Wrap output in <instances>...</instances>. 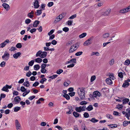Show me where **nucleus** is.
<instances>
[{
  "mask_svg": "<svg viewBox=\"0 0 130 130\" xmlns=\"http://www.w3.org/2000/svg\"><path fill=\"white\" fill-rule=\"evenodd\" d=\"M78 94L81 100L84 99L85 98V91L83 88H79L77 89Z\"/></svg>",
  "mask_w": 130,
  "mask_h": 130,
  "instance_id": "nucleus-1",
  "label": "nucleus"
},
{
  "mask_svg": "<svg viewBox=\"0 0 130 130\" xmlns=\"http://www.w3.org/2000/svg\"><path fill=\"white\" fill-rule=\"evenodd\" d=\"M47 53L45 51L42 52L40 50L37 52L36 55V57H39L42 58H45L47 56Z\"/></svg>",
  "mask_w": 130,
  "mask_h": 130,
  "instance_id": "nucleus-2",
  "label": "nucleus"
},
{
  "mask_svg": "<svg viewBox=\"0 0 130 130\" xmlns=\"http://www.w3.org/2000/svg\"><path fill=\"white\" fill-rule=\"evenodd\" d=\"M10 54L7 51H5L4 55L2 56L3 59L5 61H8L10 57Z\"/></svg>",
  "mask_w": 130,
  "mask_h": 130,
  "instance_id": "nucleus-3",
  "label": "nucleus"
},
{
  "mask_svg": "<svg viewBox=\"0 0 130 130\" xmlns=\"http://www.w3.org/2000/svg\"><path fill=\"white\" fill-rule=\"evenodd\" d=\"M78 45L76 44H74L72 45L69 50V53H73L78 48Z\"/></svg>",
  "mask_w": 130,
  "mask_h": 130,
  "instance_id": "nucleus-4",
  "label": "nucleus"
},
{
  "mask_svg": "<svg viewBox=\"0 0 130 130\" xmlns=\"http://www.w3.org/2000/svg\"><path fill=\"white\" fill-rule=\"evenodd\" d=\"M93 97L98 99L99 101L100 100L99 97L101 96L100 93L98 91L94 92L93 93Z\"/></svg>",
  "mask_w": 130,
  "mask_h": 130,
  "instance_id": "nucleus-5",
  "label": "nucleus"
},
{
  "mask_svg": "<svg viewBox=\"0 0 130 130\" xmlns=\"http://www.w3.org/2000/svg\"><path fill=\"white\" fill-rule=\"evenodd\" d=\"M15 125L17 130H22V127L19 121L16 119L15 121Z\"/></svg>",
  "mask_w": 130,
  "mask_h": 130,
  "instance_id": "nucleus-6",
  "label": "nucleus"
},
{
  "mask_svg": "<svg viewBox=\"0 0 130 130\" xmlns=\"http://www.w3.org/2000/svg\"><path fill=\"white\" fill-rule=\"evenodd\" d=\"M86 108L85 106H80L79 107H76L75 109V110L76 111L80 112L82 111H85Z\"/></svg>",
  "mask_w": 130,
  "mask_h": 130,
  "instance_id": "nucleus-7",
  "label": "nucleus"
},
{
  "mask_svg": "<svg viewBox=\"0 0 130 130\" xmlns=\"http://www.w3.org/2000/svg\"><path fill=\"white\" fill-rule=\"evenodd\" d=\"M21 100V98L19 96H17L15 97L12 102L14 104H18Z\"/></svg>",
  "mask_w": 130,
  "mask_h": 130,
  "instance_id": "nucleus-8",
  "label": "nucleus"
},
{
  "mask_svg": "<svg viewBox=\"0 0 130 130\" xmlns=\"http://www.w3.org/2000/svg\"><path fill=\"white\" fill-rule=\"evenodd\" d=\"M92 40V38H89L83 44L84 45L87 46L91 44L92 43L91 41Z\"/></svg>",
  "mask_w": 130,
  "mask_h": 130,
  "instance_id": "nucleus-9",
  "label": "nucleus"
},
{
  "mask_svg": "<svg viewBox=\"0 0 130 130\" xmlns=\"http://www.w3.org/2000/svg\"><path fill=\"white\" fill-rule=\"evenodd\" d=\"M63 14H60L56 19L54 21V23H56L58 22H59L60 20H61L64 17L63 16Z\"/></svg>",
  "mask_w": 130,
  "mask_h": 130,
  "instance_id": "nucleus-10",
  "label": "nucleus"
},
{
  "mask_svg": "<svg viewBox=\"0 0 130 130\" xmlns=\"http://www.w3.org/2000/svg\"><path fill=\"white\" fill-rule=\"evenodd\" d=\"M12 87L11 86H9L8 85H6L5 86H4L1 89L3 91L8 92L9 90L8 89H11Z\"/></svg>",
  "mask_w": 130,
  "mask_h": 130,
  "instance_id": "nucleus-11",
  "label": "nucleus"
},
{
  "mask_svg": "<svg viewBox=\"0 0 130 130\" xmlns=\"http://www.w3.org/2000/svg\"><path fill=\"white\" fill-rule=\"evenodd\" d=\"M10 42L9 40L8 39H7L4 42L0 44V48H3L5 47L6 44Z\"/></svg>",
  "mask_w": 130,
  "mask_h": 130,
  "instance_id": "nucleus-12",
  "label": "nucleus"
},
{
  "mask_svg": "<svg viewBox=\"0 0 130 130\" xmlns=\"http://www.w3.org/2000/svg\"><path fill=\"white\" fill-rule=\"evenodd\" d=\"M111 10L110 9H107L105 11L102 13V15L104 16L108 15L110 13Z\"/></svg>",
  "mask_w": 130,
  "mask_h": 130,
  "instance_id": "nucleus-13",
  "label": "nucleus"
},
{
  "mask_svg": "<svg viewBox=\"0 0 130 130\" xmlns=\"http://www.w3.org/2000/svg\"><path fill=\"white\" fill-rule=\"evenodd\" d=\"M126 111V113L125 116L128 119H129V117H130V108H129L127 109Z\"/></svg>",
  "mask_w": 130,
  "mask_h": 130,
  "instance_id": "nucleus-14",
  "label": "nucleus"
},
{
  "mask_svg": "<svg viewBox=\"0 0 130 130\" xmlns=\"http://www.w3.org/2000/svg\"><path fill=\"white\" fill-rule=\"evenodd\" d=\"M34 11L32 10L30 12L28 13L27 14V16L30 18H32L34 17Z\"/></svg>",
  "mask_w": 130,
  "mask_h": 130,
  "instance_id": "nucleus-15",
  "label": "nucleus"
},
{
  "mask_svg": "<svg viewBox=\"0 0 130 130\" xmlns=\"http://www.w3.org/2000/svg\"><path fill=\"white\" fill-rule=\"evenodd\" d=\"M2 6L3 7L5 8L6 10H8L10 9L9 6L7 4L4 3L3 4Z\"/></svg>",
  "mask_w": 130,
  "mask_h": 130,
  "instance_id": "nucleus-16",
  "label": "nucleus"
},
{
  "mask_svg": "<svg viewBox=\"0 0 130 130\" xmlns=\"http://www.w3.org/2000/svg\"><path fill=\"white\" fill-rule=\"evenodd\" d=\"M129 11L127 7L121 9L120 10L119 12L121 13H124Z\"/></svg>",
  "mask_w": 130,
  "mask_h": 130,
  "instance_id": "nucleus-17",
  "label": "nucleus"
},
{
  "mask_svg": "<svg viewBox=\"0 0 130 130\" xmlns=\"http://www.w3.org/2000/svg\"><path fill=\"white\" fill-rule=\"evenodd\" d=\"M21 54L20 52H18L14 54L13 55V56L14 58L17 59L20 56Z\"/></svg>",
  "mask_w": 130,
  "mask_h": 130,
  "instance_id": "nucleus-18",
  "label": "nucleus"
},
{
  "mask_svg": "<svg viewBox=\"0 0 130 130\" xmlns=\"http://www.w3.org/2000/svg\"><path fill=\"white\" fill-rule=\"evenodd\" d=\"M111 79L108 78H107L106 80V83L109 85H111L112 84V82Z\"/></svg>",
  "mask_w": 130,
  "mask_h": 130,
  "instance_id": "nucleus-19",
  "label": "nucleus"
},
{
  "mask_svg": "<svg viewBox=\"0 0 130 130\" xmlns=\"http://www.w3.org/2000/svg\"><path fill=\"white\" fill-rule=\"evenodd\" d=\"M129 85V83L127 80L125 81L124 83L123 84L122 87L124 88L127 87Z\"/></svg>",
  "mask_w": 130,
  "mask_h": 130,
  "instance_id": "nucleus-20",
  "label": "nucleus"
},
{
  "mask_svg": "<svg viewBox=\"0 0 130 130\" xmlns=\"http://www.w3.org/2000/svg\"><path fill=\"white\" fill-rule=\"evenodd\" d=\"M35 62L38 63H41L42 61V59L41 58H36L35 59Z\"/></svg>",
  "mask_w": 130,
  "mask_h": 130,
  "instance_id": "nucleus-21",
  "label": "nucleus"
},
{
  "mask_svg": "<svg viewBox=\"0 0 130 130\" xmlns=\"http://www.w3.org/2000/svg\"><path fill=\"white\" fill-rule=\"evenodd\" d=\"M34 5L35 8L37 9L38 8L39 6V2H34Z\"/></svg>",
  "mask_w": 130,
  "mask_h": 130,
  "instance_id": "nucleus-22",
  "label": "nucleus"
},
{
  "mask_svg": "<svg viewBox=\"0 0 130 130\" xmlns=\"http://www.w3.org/2000/svg\"><path fill=\"white\" fill-rule=\"evenodd\" d=\"M109 36V33H106L102 35V37L104 39L107 38Z\"/></svg>",
  "mask_w": 130,
  "mask_h": 130,
  "instance_id": "nucleus-23",
  "label": "nucleus"
},
{
  "mask_svg": "<svg viewBox=\"0 0 130 130\" xmlns=\"http://www.w3.org/2000/svg\"><path fill=\"white\" fill-rule=\"evenodd\" d=\"M39 21H35L34 22L33 27H37L39 23Z\"/></svg>",
  "mask_w": 130,
  "mask_h": 130,
  "instance_id": "nucleus-24",
  "label": "nucleus"
},
{
  "mask_svg": "<svg viewBox=\"0 0 130 130\" xmlns=\"http://www.w3.org/2000/svg\"><path fill=\"white\" fill-rule=\"evenodd\" d=\"M129 101V100L128 99L126 98L122 100L123 104H124L127 103Z\"/></svg>",
  "mask_w": 130,
  "mask_h": 130,
  "instance_id": "nucleus-25",
  "label": "nucleus"
},
{
  "mask_svg": "<svg viewBox=\"0 0 130 130\" xmlns=\"http://www.w3.org/2000/svg\"><path fill=\"white\" fill-rule=\"evenodd\" d=\"M87 35V34L86 33L84 32L79 35V37L80 38H82L85 37Z\"/></svg>",
  "mask_w": 130,
  "mask_h": 130,
  "instance_id": "nucleus-26",
  "label": "nucleus"
},
{
  "mask_svg": "<svg viewBox=\"0 0 130 130\" xmlns=\"http://www.w3.org/2000/svg\"><path fill=\"white\" fill-rule=\"evenodd\" d=\"M34 69L36 70H38L40 68V66L39 64H36L34 66Z\"/></svg>",
  "mask_w": 130,
  "mask_h": 130,
  "instance_id": "nucleus-27",
  "label": "nucleus"
},
{
  "mask_svg": "<svg viewBox=\"0 0 130 130\" xmlns=\"http://www.w3.org/2000/svg\"><path fill=\"white\" fill-rule=\"evenodd\" d=\"M86 109L88 111H90L93 109V107L92 105H89L87 108Z\"/></svg>",
  "mask_w": 130,
  "mask_h": 130,
  "instance_id": "nucleus-28",
  "label": "nucleus"
},
{
  "mask_svg": "<svg viewBox=\"0 0 130 130\" xmlns=\"http://www.w3.org/2000/svg\"><path fill=\"white\" fill-rule=\"evenodd\" d=\"M44 100V99L42 98L39 99L36 102L37 104H39L41 103L40 101H43Z\"/></svg>",
  "mask_w": 130,
  "mask_h": 130,
  "instance_id": "nucleus-29",
  "label": "nucleus"
},
{
  "mask_svg": "<svg viewBox=\"0 0 130 130\" xmlns=\"http://www.w3.org/2000/svg\"><path fill=\"white\" fill-rule=\"evenodd\" d=\"M94 55H95L97 56H99L100 55V53L98 52H93L91 53V55L92 56Z\"/></svg>",
  "mask_w": 130,
  "mask_h": 130,
  "instance_id": "nucleus-30",
  "label": "nucleus"
},
{
  "mask_svg": "<svg viewBox=\"0 0 130 130\" xmlns=\"http://www.w3.org/2000/svg\"><path fill=\"white\" fill-rule=\"evenodd\" d=\"M115 61L114 59H112L109 61V64L110 66L113 65L115 63Z\"/></svg>",
  "mask_w": 130,
  "mask_h": 130,
  "instance_id": "nucleus-31",
  "label": "nucleus"
},
{
  "mask_svg": "<svg viewBox=\"0 0 130 130\" xmlns=\"http://www.w3.org/2000/svg\"><path fill=\"white\" fill-rule=\"evenodd\" d=\"M73 116L76 118L78 117L79 116V114L77 112L75 111L73 112Z\"/></svg>",
  "mask_w": 130,
  "mask_h": 130,
  "instance_id": "nucleus-32",
  "label": "nucleus"
},
{
  "mask_svg": "<svg viewBox=\"0 0 130 130\" xmlns=\"http://www.w3.org/2000/svg\"><path fill=\"white\" fill-rule=\"evenodd\" d=\"M123 106V105L122 104L118 105H117L116 108L119 110H121Z\"/></svg>",
  "mask_w": 130,
  "mask_h": 130,
  "instance_id": "nucleus-33",
  "label": "nucleus"
},
{
  "mask_svg": "<svg viewBox=\"0 0 130 130\" xmlns=\"http://www.w3.org/2000/svg\"><path fill=\"white\" fill-rule=\"evenodd\" d=\"M30 90H28L26 91H25V92L23 93V94L22 95L23 96H25L27 95L30 92Z\"/></svg>",
  "mask_w": 130,
  "mask_h": 130,
  "instance_id": "nucleus-34",
  "label": "nucleus"
},
{
  "mask_svg": "<svg viewBox=\"0 0 130 130\" xmlns=\"http://www.w3.org/2000/svg\"><path fill=\"white\" fill-rule=\"evenodd\" d=\"M70 63L74 64L76 62V59L75 58L72 59L70 61Z\"/></svg>",
  "mask_w": 130,
  "mask_h": 130,
  "instance_id": "nucleus-35",
  "label": "nucleus"
},
{
  "mask_svg": "<svg viewBox=\"0 0 130 130\" xmlns=\"http://www.w3.org/2000/svg\"><path fill=\"white\" fill-rule=\"evenodd\" d=\"M90 121L93 123H96L98 122V120L94 118H92Z\"/></svg>",
  "mask_w": 130,
  "mask_h": 130,
  "instance_id": "nucleus-36",
  "label": "nucleus"
},
{
  "mask_svg": "<svg viewBox=\"0 0 130 130\" xmlns=\"http://www.w3.org/2000/svg\"><path fill=\"white\" fill-rule=\"evenodd\" d=\"M109 78L113 80H114L115 79V77L114 76L113 74L112 73L109 75Z\"/></svg>",
  "mask_w": 130,
  "mask_h": 130,
  "instance_id": "nucleus-37",
  "label": "nucleus"
},
{
  "mask_svg": "<svg viewBox=\"0 0 130 130\" xmlns=\"http://www.w3.org/2000/svg\"><path fill=\"white\" fill-rule=\"evenodd\" d=\"M42 10H37L36 13V15H39L41 14L42 13Z\"/></svg>",
  "mask_w": 130,
  "mask_h": 130,
  "instance_id": "nucleus-38",
  "label": "nucleus"
},
{
  "mask_svg": "<svg viewBox=\"0 0 130 130\" xmlns=\"http://www.w3.org/2000/svg\"><path fill=\"white\" fill-rule=\"evenodd\" d=\"M63 96L67 100L70 99V96L67 94H65L63 95Z\"/></svg>",
  "mask_w": 130,
  "mask_h": 130,
  "instance_id": "nucleus-39",
  "label": "nucleus"
},
{
  "mask_svg": "<svg viewBox=\"0 0 130 130\" xmlns=\"http://www.w3.org/2000/svg\"><path fill=\"white\" fill-rule=\"evenodd\" d=\"M83 53L82 51H79L77 52L75 54V55L76 56H78L82 55Z\"/></svg>",
  "mask_w": 130,
  "mask_h": 130,
  "instance_id": "nucleus-40",
  "label": "nucleus"
},
{
  "mask_svg": "<svg viewBox=\"0 0 130 130\" xmlns=\"http://www.w3.org/2000/svg\"><path fill=\"white\" fill-rule=\"evenodd\" d=\"M20 109V107L17 106L15 107L14 109V111L15 112H17Z\"/></svg>",
  "mask_w": 130,
  "mask_h": 130,
  "instance_id": "nucleus-41",
  "label": "nucleus"
},
{
  "mask_svg": "<svg viewBox=\"0 0 130 130\" xmlns=\"http://www.w3.org/2000/svg\"><path fill=\"white\" fill-rule=\"evenodd\" d=\"M63 72V70L62 69H59L56 71V73L58 74H60Z\"/></svg>",
  "mask_w": 130,
  "mask_h": 130,
  "instance_id": "nucleus-42",
  "label": "nucleus"
},
{
  "mask_svg": "<svg viewBox=\"0 0 130 130\" xmlns=\"http://www.w3.org/2000/svg\"><path fill=\"white\" fill-rule=\"evenodd\" d=\"M110 127V128H115L117 127V125L116 124H110L108 125Z\"/></svg>",
  "mask_w": 130,
  "mask_h": 130,
  "instance_id": "nucleus-43",
  "label": "nucleus"
},
{
  "mask_svg": "<svg viewBox=\"0 0 130 130\" xmlns=\"http://www.w3.org/2000/svg\"><path fill=\"white\" fill-rule=\"evenodd\" d=\"M58 76V75H57L55 74L49 77V78H51L52 79H53L56 78Z\"/></svg>",
  "mask_w": 130,
  "mask_h": 130,
  "instance_id": "nucleus-44",
  "label": "nucleus"
},
{
  "mask_svg": "<svg viewBox=\"0 0 130 130\" xmlns=\"http://www.w3.org/2000/svg\"><path fill=\"white\" fill-rule=\"evenodd\" d=\"M41 72L43 73H47V70H46L45 68L44 69H41Z\"/></svg>",
  "mask_w": 130,
  "mask_h": 130,
  "instance_id": "nucleus-45",
  "label": "nucleus"
},
{
  "mask_svg": "<svg viewBox=\"0 0 130 130\" xmlns=\"http://www.w3.org/2000/svg\"><path fill=\"white\" fill-rule=\"evenodd\" d=\"M124 64L126 65H128L130 63V61L129 60H126L124 63Z\"/></svg>",
  "mask_w": 130,
  "mask_h": 130,
  "instance_id": "nucleus-46",
  "label": "nucleus"
},
{
  "mask_svg": "<svg viewBox=\"0 0 130 130\" xmlns=\"http://www.w3.org/2000/svg\"><path fill=\"white\" fill-rule=\"evenodd\" d=\"M24 85L27 87H28L29 86L30 84L28 82H25L23 83Z\"/></svg>",
  "mask_w": 130,
  "mask_h": 130,
  "instance_id": "nucleus-47",
  "label": "nucleus"
},
{
  "mask_svg": "<svg viewBox=\"0 0 130 130\" xmlns=\"http://www.w3.org/2000/svg\"><path fill=\"white\" fill-rule=\"evenodd\" d=\"M70 83V82L69 81H67V82H65L64 83V85L65 86H68Z\"/></svg>",
  "mask_w": 130,
  "mask_h": 130,
  "instance_id": "nucleus-48",
  "label": "nucleus"
},
{
  "mask_svg": "<svg viewBox=\"0 0 130 130\" xmlns=\"http://www.w3.org/2000/svg\"><path fill=\"white\" fill-rule=\"evenodd\" d=\"M62 30L64 31L67 32L69 30V28L67 27H64L62 28Z\"/></svg>",
  "mask_w": 130,
  "mask_h": 130,
  "instance_id": "nucleus-49",
  "label": "nucleus"
},
{
  "mask_svg": "<svg viewBox=\"0 0 130 130\" xmlns=\"http://www.w3.org/2000/svg\"><path fill=\"white\" fill-rule=\"evenodd\" d=\"M34 60H31V61H30L28 63V65L30 66H32L34 63Z\"/></svg>",
  "mask_w": 130,
  "mask_h": 130,
  "instance_id": "nucleus-50",
  "label": "nucleus"
},
{
  "mask_svg": "<svg viewBox=\"0 0 130 130\" xmlns=\"http://www.w3.org/2000/svg\"><path fill=\"white\" fill-rule=\"evenodd\" d=\"M47 80V79L45 78H42L41 79V80L40 81V83L42 84H43L44 83V82H45Z\"/></svg>",
  "mask_w": 130,
  "mask_h": 130,
  "instance_id": "nucleus-51",
  "label": "nucleus"
},
{
  "mask_svg": "<svg viewBox=\"0 0 130 130\" xmlns=\"http://www.w3.org/2000/svg\"><path fill=\"white\" fill-rule=\"evenodd\" d=\"M87 103V102L85 101H83L81 102L79 104L81 105H84L86 104Z\"/></svg>",
  "mask_w": 130,
  "mask_h": 130,
  "instance_id": "nucleus-52",
  "label": "nucleus"
},
{
  "mask_svg": "<svg viewBox=\"0 0 130 130\" xmlns=\"http://www.w3.org/2000/svg\"><path fill=\"white\" fill-rule=\"evenodd\" d=\"M106 117L107 118L110 119H113V117L112 116L108 114L106 115Z\"/></svg>",
  "mask_w": 130,
  "mask_h": 130,
  "instance_id": "nucleus-53",
  "label": "nucleus"
},
{
  "mask_svg": "<svg viewBox=\"0 0 130 130\" xmlns=\"http://www.w3.org/2000/svg\"><path fill=\"white\" fill-rule=\"evenodd\" d=\"M55 30V29H52L48 33V35L49 36H50L54 32Z\"/></svg>",
  "mask_w": 130,
  "mask_h": 130,
  "instance_id": "nucleus-54",
  "label": "nucleus"
},
{
  "mask_svg": "<svg viewBox=\"0 0 130 130\" xmlns=\"http://www.w3.org/2000/svg\"><path fill=\"white\" fill-rule=\"evenodd\" d=\"M113 114L115 116H120V113L117 111H114Z\"/></svg>",
  "mask_w": 130,
  "mask_h": 130,
  "instance_id": "nucleus-55",
  "label": "nucleus"
},
{
  "mask_svg": "<svg viewBox=\"0 0 130 130\" xmlns=\"http://www.w3.org/2000/svg\"><path fill=\"white\" fill-rule=\"evenodd\" d=\"M46 66L47 65L46 64L44 63H43L41 66V69H45L46 67Z\"/></svg>",
  "mask_w": 130,
  "mask_h": 130,
  "instance_id": "nucleus-56",
  "label": "nucleus"
},
{
  "mask_svg": "<svg viewBox=\"0 0 130 130\" xmlns=\"http://www.w3.org/2000/svg\"><path fill=\"white\" fill-rule=\"evenodd\" d=\"M25 23L26 24H28L31 22V20L29 19H26L25 21Z\"/></svg>",
  "mask_w": 130,
  "mask_h": 130,
  "instance_id": "nucleus-57",
  "label": "nucleus"
},
{
  "mask_svg": "<svg viewBox=\"0 0 130 130\" xmlns=\"http://www.w3.org/2000/svg\"><path fill=\"white\" fill-rule=\"evenodd\" d=\"M16 47L18 48H20L22 47V45L21 43H18L16 45Z\"/></svg>",
  "mask_w": 130,
  "mask_h": 130,
  "instance_id": "nucleus-58",
  "label": "nucleus"
},
{
  "mask_svg": "<svg viewBox=\"0 0 130 130\" xmlns=\"http://www.w3.org/2000/svg\"><path fill=\"white\" fill-rule=\"evenodd\" d=\"M54 5V3L53 2H49L47 4V6L49 7H51Z\"/></svg>",
  "mask_w": 130,
  "mask_h": 130,
  "instance_id": "nucleus-59",
  "label": "nucleus"
},
{
  "mask_svg": "<svg viewBox=\"0 0 130 130\" xmlns=\"http://www.w3.org/2000/svg\"><path fill=\"white\" fill-rule=\"evenodd\" d=\"M77 15L76 14H75L72 15V16L70 17L69 18V19H74V18L76 17Z\"/></svg>",
  "mask_w": 130,
  "mask_h": 130,
  "instance_id": "nucleus-60",
  "label": "nucleus"
},
{
  "mask_svg": "<svg viewBox=\"0 0 130 130\" xmlns=\"http://www.w3.org/2000/svg\"><path fill=\"white\" fill-rule=\"evenodd\" d=\"M20 90L22 92H24L26 91V89L23 86H22Z\"/></svg>",
  "mask_w": 130,
  "mask_h": 130,
  "instance_id": "nucleus-61",
  "label": "nucleus"
},
{
  "mask_svg": "<svg viewBox=\"0 0 130 130\" xmlns=\"http://www.w3.org/2000/svg\"><path fill=\"white\" fill-rule=\"evenodd\" d=\"M96 78V77L95 76H92L91 78V82H92Z\"/></svg>",
  "mask_w": 130,
  "mask_h": 130,
  "instance_id": "nucleus-62",
  "label": "nucleus"
},
{
  "mask_svg": "<svg viewBox=\"0 0 130 130\" xmlns=\"http://www.w3.org/2000/svg\"><path fill=\"white\" fill-rule=\"evenodd\" d=\"M6 62L4 61H2L0 64V66L1 67H3L5 66Z\"/></svg>",
  "mask_w": 130,
  "mask_h": 130,
  "instance_id": "nucleus-63",
  "label": "nucleus"
},
{
  "mask_svg": "<svg viewBox=\"0 0 130 130\" xmlns=\"http://www.w3.org/2000/svg\"><path fill=\"white\" fill-rule=\"evenodd\" d=\"M118 76L121 78L123 77V73L122 72H120L118 73Z\"/></svg>",
  "mask_w": 130,
  "mask_h": 130,
  "instance_id": "nucleus-64",
  "label": "nucleus"
}]
</instances>
